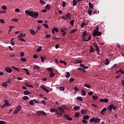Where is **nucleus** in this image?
Wrapping results in <instances>:
<instances>
[{"label":"nucleus","instance_id":"4c0bfd02","mask_svg":"<svg viewBox=\"0 0 124 124\" xmlns=\"http://www.w3.org/2000/svg\"><path fill=\"white\" fill-rule=\"evenodd\" d=\"M92 98H93V99H94V100H96V99H98V97L97 96V95H94L92 96Z\"/></svg>","mask_w":124,"mask_h":124},{"label":"nucleus","instance_id":"aec40b11","mask_svg":"<svg viewBox=\"0 0 124 124\" xmlns=\"http://www.w3.org/2000/svg\"><path fill=\"white\" fill-rule=\"evenodd\" d=\"M25 85L26 87H29V88H33V86L30 85L29 82H25Z\"/></svg>","mask_w":124,"mask_h":124},{"label":"nucleus","instance_id":"ea45409f","mask_svg":"<svg viewBox=\"0 0 124 124\" xmlns=\"http://www.w3.org/2000/svg\"><path fill=\"white\" fill-rule=\"evenodd\" d=\"M20 61L23 62H27V59L26 58H20Z\"/></svg>","mask_w":124,"mask_h":124},{"label":"nucleus","instance_id":"13d9d810","mask_svg":"<svg viewBox=\"0 0 124 124\" xmlns=\"http://www.w3.org/2000/svg\"><path fill=\"white\" fill-rule=\"evenodd\" d=\"M40 3L41 4H46V3H45V1H44L43 0H40Z\"/></svg>","mask_w":124,"mask_h":124},{"label":"nucleus","instance_id":"49530a36","mask_svg":"<svg viewBox=\"0 0 124 124\" xmlns=\"http://www.w3.org/2000/svg\"><path fill=\"white\" fill-rule=\"evenodd\" d=\"M81 93H82V95L85 96L86 95V91L84 90V89H82Z\"/></svg>","mask_w":124,"mask_h":124},{"label":"nucleus","instance_id":"f257e3e1","mask_svg":"<svg viewBox=\"0 0 124 124\" xmlns=\"http://www.w3.org/2000/svg\"><path fill=\"white\" fill-rule=\"evenodd\" d=\"M25 13H26V14L27 15L31 16V17H32L34 19H36V18L38 17V15H39V14L37 12H35L34 11H30L28 10H26L25 11Z\"/></svg>","mask_w":124,"mask_h":124},{"label":"nucleus","instance_id":"a18cd8bd","mask_svg":"<svg viewBox=\"0 0 124 124\" xmlns=\"http://www.w3.org/2000/svg\"><path fill=\"white\" fill-rule=\"evenodd\" d=\"M60 62H61V63H63L64 65H66L67 64L66 62H65L64 61L60 60Z\"/></svg>","mask_w":124,"mask_h":124},{"label":"nucleus","instance_id":"7ed1b4c3","mask_svg":"<svg viewBox=\"0 0 124 124\" xmlns=\"http://www.w3.org/2000/svg\"><path fill=\"white\" fill-rule=\"evenodd\" d=\"M62 19L63 20H67V19H70L71 18V14L69 13H68L66 15V16H62Z\"/></svg>","mask_w":124,"mask_h":124},{"label":"nucleus","instance_id":"6ab92c4d","mask_svg":"<svg viewBox=\"0 0 124 124\" xmlns=\"http://www.w3.org/2000/svg\"><path fill=\"white\" fill-rule=\"evenodd\" d=\"M61 32H62V36H63V37H64L65 36V34H66V32L65 31H64V30H63V29H61Z\"/></svg>","mask_w":124,"mask_h":124},{"label":"nucleus","instance_id":"f3484780","mask_svg":"<svg viewBox=\"0 0 124 124\" xmlns=\"http://www.w3.org/2000/svg\"><path fill=\"white\" fill-rule=\"evenodd\" d=\"M120 72L121 73V74H124V71L122 69H120L119 70L117 71L116 73L118 74L120 73Z\"/></svg>","mask_w":124,"mask_h":124},{"label":"nucleus","instance_id":"79ce46f5","mask_svg":"<svg viewBox=\"0 0 124 124\" xmlns=\"http://www.w3.org/2000/svg\"><path fill=\"white\" fill-rule=\"evenodd\" d=\"M112 105L108 106V109L109 110V111H112Z\"/></svg>","mask_w":124,"mask_h":124},{"label":"nucleus","instance_id":"a211bd4d","mask_svg":"<svg viewBox=\"0 0 124 124\" xmlns=\"http://www.w3.org/2000/svg\"><path fill=\"white\" fill-rule=\"evenodd\" d=\"M58 109L61 113H64V109L62 107H59Z\"/></svg>","mask_w":124,"mask_h":124},{"label":"nucleus","instance_id":"de8ad7c7","mask_svg":"<svg viewBox=\"0 0 124 124\" xmlns=\"http://www.w3.org/2000/svg\"><path fill=\"white\" fill-rule=\"evenodd\" d=\"M84 87H86V88H88V89H91L92 88V86L90 85L89 84H84Z\"/></svg>","mask_w":124,"mask_h":124},{"label":"nucleus","instance_id":"7c9ffc66","mask_svg":"<svg viewBox=\"0 0 124 124\" xmlns=\"http://www.w3.org/2000/svg\"><path fill=\"white\" fill-rule=\"evenodd\" d=\"M100 121H101V119H100V118H95V123H99Z\"/></svg>","mask_w":124,"mask_h":124},{"label":"nucleus","instance_id":"603ef678","mask_svg":"<svg viewBox=\"0 0 124 124\" xmlns=\"http://www.w3.org/2000/svg\"><path fill=\"white\" fill-rule=\"evenodd\" d=\"M77 100H79L80 101H83V98H82V97H77Z\"/></svg>","mask_w":124,"mask_h":124},{"label":"nucleus","instance_id":"6e6d98bb","mask_svg":"<svg viewBox=\"0 0 124 124\" xmlns=\"http://www.w3.org/2000/svg\"><path fill=\"white\" fill-rule=\"evenodd\" d=\"M43 25L44 27H45V28H46V29H49V26L48 25V24L44 23Z\"/></svg>","mask_w":124,"mask_h":124},{"label":"nucleus","instance_id":"4d7b16f0","mask_svg":"<svg viewBox=\"0 0 124 124\" xmlns=\"http://www.w3.org/2000/svg\"><path fill=\"white\" fill-rule=\"evenodd\" d=\"M55 76V74L54 73H51L49 75L50 78H52V77H54Z\"/></svg>","mask_w":124,"mask_h":124},{"label":"nucleus","instance_id":"9d476101","mask_svg":"<svg viewBox=\"0 0 124 124\" xmlns=\"http://www.w3.org/2000/svg\"><path fill=\"white\" fill-rule=\"evenodd\" d=\"M4 104L6 105V107H10V106H11V104H9L7 100H4Z\"/></svg>","mask_w":124,"mask_h":124},{"label":"nucleus","instance_id":"bb28decb","mask_svg":"<svg viewBox=\"0 0 124 124\" xmlns=\"http://www.w3.org/2000/svg\"><path fill=\"white\" fill-rule=\"evenodd\" d=\"M33 69H38V70H39L40 69V67H39L38 65H35L33 66Z\"/></svg>","mask_w":124,"mask_h":124},{"label":"nucleus","instance_id":"3c124183","mask_svg":"<svg viewBox=\"0 0 124 124\" xmlns=\"http://www.w3.org/2000/svg\"><path fill=\"white\" fill-rule=\"evenodd\" d=\"M42 49V46H40L39 47L36 49L37 52H40L41 51V49Z\"/></svg>","mask_w":124,"mask_h":124},{"label":"nucleus","instance_id":"b1692460","mask_svg":"<svg viewBox=\"0 0 124 124\" xmlns=\"http://www.w3.org/2000/svg\"><path fill=\"white\" fill-rule=\"evenodd\" d=\"M24 94L25 95H29V94H31V92L26 90L24 92Z\"/></svg>","mask_w":124,"mask_h":124},{"label":"nucleus","instance_id":"8fccbe9b","mask_svg":"<svg viewBox=\"0 0 124 124\" xmlns=\"http://www.w3.org/2000/svg\"><path fill=\"white\" fill-rule=\"evenodd\" d=\"M95 49H96V51L97 52V55H98V54H99V53L100 52V51L99 50V47H96Z\"/></svg>","mask_w":124,"mask_h":124},{"label":"nucleus","instance_id":"4be33fe9","mask_svg":"<svg viewBox=\"0 0 124 124\" xmlns=\"http://www.w3.org/2000/svg\"><path fill=\"white\" fill-rule=\"evenodd\" d=\"M86 35H87V31H84L82 34L83 40H85L86 39V37H85Z\"/></svg>","mask_w":124,"mask_h":124},{"label":"nucleus","instance_id":"052dcab7","mask_svg":"<svg viewBox=\"0 0 124 124\" xmlns=\"http://www.w3.org/2000/svg\"><path fill=\"white\" fill-rule=\"evenodd\" d=\"M59 89L60 90V91H64V90H65V88H64V87H60L59 88Z\"/></svg>","mask_w":124,"mask_h":124},{"label":"nucleus","instance_id":"c03bdc74","mask_svg":"<svg viewBox=\"0 0 124 124\" xmlns=\"http://www.w3.org/2000/svg\"><path fill=\"white\" fill-rule=\"evenodd\" d=\"M83 62V61L81 60H76L75 62V63H82Z\"/></svg>","mask_w":124,"mask_h":124},{"label":"nucleus","instance_id":"c85d7f7f","mask_svg":"<svg viewBox=\"0 0 124 124\" xmlns=\"http://www.w3.org/2000/svg\"><path fill=\"white\" fill-rule=\"evenodd\" d=\"M23 70L25 71L27 75H30V72H29V70H28V69L23 68Z\"/></svg>","mask_w":124,"mask_h":124},{"label":"nucleus","instance_id":"a19ab883","mask_svg":"<svg viewBox=\"0 0 124 124\" xmlns=\"http://www.w3.org/2000/svg\"><path fill=\"white\" fill-rule=\"evenodd\" d=\"M90 119V116L89 115H86L83 117V120H89Z\"/></svg>","mask_w":124,"mask_h":124},{"label":"nucleus","instance_id":"2f4dec72","mask_svg":"<svg viewBox=\"0 0 124 124\" xmlns=\"http://www.w3.org/2000/svg\"><path fill=\"white\" fill-rule=\"evenodd\" d=\"M91 35H90L88 37V39H84V40H83V41H85V42H87L88 41H90V40H91Z\"/></svg>","mask_w":124,"mask_h":124},{"label":"nucleus","instance_id":"2eb2a0df","mask_svg":"<svg viewBox=\"0 0 124 124\" xmlns=\"http://www.w3.org/2000/svg\"><path fill=\"white\" fill-rule=\"evenodd\" d=\"M88 109H81V113L82 115H83L84 114H87V112H88Z\"/></svg>","mask_w":124,"mask_h":124},{"label":"nucleus","instance_id":"09e8293b","mask_svg":"<svg viewBox=\"0 0 124 124\" xmlns=\"http://www.w3.org/2000/svg\"><path fill=\"white\" fill-rule=\"evenodd\" d=\"M99 29L98 28V26H97L96 29L94 30L93 32H96L97 31H99Z\"/></svg>","mask_w":124,"mask_h":124},{"label":"nucleus","instance_id":"338daca9","mask_svg":"<svg viewBox=\"0 0 124 124\" xmlns=\"http://www.w3.org/2000/svg\"><path fill=\"white\" fill-rule=\"evenodd\" d=\"M82 122L83 123V124H88V121H87L85 119H83L82 120Z\"/></svg>","mask_w":124,"mask_h":124},{"label":"nucleus","instance_id":"4468645a","mask_svg":"<svg viewBox=\"0 0 124 124\" xmlns=\"http://www.w3.org/2000/svg\"><path fill=\"white\" fill-rule=\"evenodd\" d=\"M34 102V100H31L29 101V104L30 105H31V106H34L35 105V103H33Z\"/></svg>","mask_w":124,"mask_h":124},{"label":"nucleus","instance_id":"ddd939ff","mask_svg":"<svg viewBox=\"0 0 124 124\" xmlns=\"http://www.w3.org/2000/svg\"><path fill=\"white\" fill-rule=\"evenodd\" d=\"M100 102H105V103H108V99H101Z\"/></svg>","mask_w":124,"mask_h":124},{"label":"nucleus","instance_id":"5fc2aeb1","mask_svg":"<svg viewBox=\"0 0 124 124\" xmlns=\"http://www.w3.org/2000/svg\"><path fill=\"white\" fill-rule=\"evenodd\" d=\"M111 106H112V108L113 110H117V107H116V106L112 104L111 105Z\"/></svg>","mask_w":124,"mask_h":124},{"label":"nucleus","instance_id":"e433bc0d","mask_svg":"<svg viewBox=\"0 0 124 124\" xmlns=\"http://www.w3.org/2000/svg\"><path fill=\"white\" fill-rule=\"evenodd\" d=\"M117 67V64H114L111 68L110 70H113V69H114V68H116Z\"/></svg>","mask_w":124,"mask_h":124},{"label":"nucleus","instance_id":"412c9836","mask_svg":"<svg viewBox=\"0 0 124 124\" xmlns=\"http://www.w3.org/2000/svg\"><path fill=\"white\" fill-rule=\"evenodd\" d=\"M45 9L46 10H50V9H51V5L47 4L45 7Z\"/></svg>","mask_w":124,"mask_h":124},{"label":"nucleus","instance_id":"473e14b6","mask_svg":"<svg viewBox=\"0 0 124 124\" xmlns=\"http://www.w3.org/2000/svg\"><path fill=\"white\" fill-rule=\"evenodd\" d=\"M80 109V107L78 106H76L74 107V110H76V111H77V110H79Z\"/></svg>","mask_w":124,"mask_h":124},{"label":"nucleus","instance_id":"c9c22d12","mask_svg":"<svg viewBox=\"0 0 124 124\" xmlns=\"http://www.w3.org/2000/svg\"><path fill=\"white\" fill-rule=\"evenodd\" d=\"M50 111L51 113H54V112L56 113V111L58 110L55 108H51L50 109Z\"/></svg>","mask_w":124,"mask_h":124},{"label":"nucleus","instance_id":"58836bf2","mask_svg":"<svg viewBox=\"0 0 124 124\" xmlns=\"http://www.w3.org/2000/svg\"><path fill=\"white\" fill-rule=\"evenodd\" d=\"M70 77V73L68 72H66V75L65 76L66 78H69Z\"/></svg>","mask_w":124,"mask_h":124},{"label":"nucleus","instance_id":"393cba45","mask_svg":"<svg viewBox=\"0 0 124 124\" xmlns=\"http://www.w3.org/2000/svg\"><path fill=\"white\" fill-rule=\"evenodd\" d=\"M7 86H8V84L6 82H4L2 84V87H4V88H7Z\"/></svg>","mask_w":124,"mask_h":124},{"label":"nucleus","instance_id":"680f3d73","mask_svg":"<svg viewBox=\"0 0 124 124\" xmlns=\"http://www.w3.org/2000/svg\"><path fill=\"white\" fill-rule=\"evenodd\" d=\"M70 23L72 26H74V20H72Z\"/></svg>","mask_w":124,"mask_h":124},{"label":"nucleus","instance_id":"0e129e2a","mask_svg":"<svg viewBox=\"0 0 124 124\" xmlns=\"http://www.w3.org/2000/svg\"><path fill=\"white\" fill-rule=\"evenodd\" d=\"M93 46L95 48H97L98 47V46H97V43H96V42H95L94 44H93Z\"/></svg>","mask_w":124,"mask_h":124},{"label":"nucleus","instance_id":"1a4fd4ad","mask_svg":"<svg viewBox=\"0 0 124 124\" xmlns=\"http://www.w3.org/2000/svg\"><path fill=\"white\" fill-rule=\"evenodd\" d=\"M5 71L7 72L8 73H11V72H12V69H11L10 67H6L5 69Z\"/></svg>","mask_w":124,"mask_h":124},{"label":"nucleus","instance_id":"20e7f679","mask_svg":"<svg viewBox=\"0 0 124 124\" xmlns=\"http://www.w3.org/2000/svg\"><path fill=\"white\" fill-rule=\"evenodd\" d=\"M101 31H97V32H93V37H95V36H100L101 35Z\"/></svg>","mask_w":124,"mask_h":124},{"label":"nucleus","instance_id":"5701e85b","mask_svg":"<svg viewBox=\"0 0 124 124\" xmlns=\"http://www.w3.org/2000/svg\"><path fill=\"white\" fill-rule=\"evenodd\" d=\"M90 53H93V52H94V49L92 46H90Z\"/></svg>","mask_w":124,"mask_h":124},{"label":"nucleus","instance_id":"72a5a7b5","mask_svg":"<svg viewBox=\"0 0 124 124\" xmlns=\"http://www.w3.org/2000/svg\"><path fill=\"white\" fill-rule=\"evenodd\" d=\"M109 63H110V62H109V60L108 59H106V62H105V64L106 65H108V64H109Z\"/></svg>","mask_w":124,"mask_h":124},{"label":"nucleus","instance_id":"9b49d317","mask_svg":"<svg viewBox=\"0 0 124 124\" xmlns=\"http://www.w3.org/2000/svg\"><path fill=\"white\" fill-rule=\"evenodd\" d=\"M89 21H87V22H82V23L81 25V28H84V27H85V26H88V25H89Z\"/></svg>","mask_w":124,"mask_h":124},{"label":"nucleus","instance_id":"f03ea898","mask_svg":"<svg viewBox=\"0 0 124 124\" xmlns=\"http://www.w3.org/2000/svg\"><path fill=\"white\" fill-rule=\"evenodd\" d=\"M21 110H22V107H21V106H18V107L16 108L14 114H15V115L18 114V112L21 111Z\"/></svg>","mask_w":124,"mask_h":124},{"label":"nucleus","instance_id":"0eeeda50","mask_svg":"<svg viewBox=\"0 0 124 124\" xmlns=\"http://www.w3.org/2000/svg\"><path fill=\"white\" fill-rule=\"evenodd\" d=\"M41 88L42 89V90H44V91H45V92H46V93H49V90L46 88V86H45V85L42 84L41 86Z\"/></svg>","mask_w":124,"mask_h":124},{"label":"nucleus","instance_id":"a878e982","mask_svg":"<svg viewBox=\"0 0 124 124\" xmlns=\"http://www.w3.org/2000/svg\"><path fill=\"white\" fill-rule=\"evenodd\" d=\"M89 6L90 9H93V4L92 3V2L89 3Z\"/></svg>","mask_w":124,"mask_h":124},{"label":"nucleus","instance_id":"423d86ee","mask_svg":"<svg viewBox=\"0 0 124 124\" xmlns=\"http://www.w3.org/2000/svg\"><path fill=\"white\" fill-rule=\"evenodd\" d=\"M23 37H26V34L20 33V34L17 36L18 39H20V38H22Z\"/></svg>","mask_w":124,"mask_h":124},{"label":"nucleus","instance_id":"39448f33","mask_svg":"<svg viewBox=\"0 0 124 124\" xmlns=\"http://www.w3.org/2000/svg\"><path fill=\"white\" fill-rule=\"evenodd\" d=\"M38 115H43V116H47V113L42 110H39L37 112Z\"/></svg>","mask_w":124,"mask_h":124},{"label":"nucleus","instance_id":"e2e57ef3","mask_svg":"<svg viewBox=\"0 0 124 124\" xmlns=\"http://www.w3.org/2000/svg\"><path fill=\"white\" fill-rule=\"evenodd\" d=\"M0 124H6V122L4 121H0Z\"/></svg>","mask_w":124,"mask_h":124},{"label":"nucleus","instance_id":"f704fd0d","mask_svg":"<svg viewBox=\"0 0 124 124\" xmlns=\"http://www.w3.org/2000/svg\"><path fill=\"white\" fill-rule=\"evenodd\" d=\"M31 34H32L33 35L35 34V31H34L32 29H31L30 31Z\"/></svg>","mask_w":124,"mask_h":124},{"label":"nucleus","instance_id":"774afa93","mask_svg":"<svg viewBox=\"0 0 124 124\" xmlns=\"http://www.w3.org/2000/svg\"><path fill=\"white\" fill-rule=\"evenodd\" d=\"M93 92L91 91L88 93V95H93Z\"/></svg>","mask_w":124,"mask_h":124},{"label":"nucleus","instance_id":"6e6552de","mask_svg":"<svg viewBox=\"0 0 124 124\" xmlns=\"http://www.w3.org/2000/svg\"><path fill=\"white\" fill-rule=\"evenodd\" d=\"M63 118H65V119H66V120H67L68 121H73V120L72 119V118L69 117V116L67 114H65L64 115H63Z\"/></svg>","mask_w":124,"mask_h":124},{"label":"nucleus","instance_id":"dca6fc26","mask_svg":"<svg viewBox=\"0 0 124 124\" xmlns=\"http://www.w3.org/2000/svg\"><path fill=\"white\" fill-rule=\"evenodd\" d=\"M107 110V108H103L100 112L101 115H104L105 113L104 112H106V111Z\"/></svg>","mask_w":124,"mask_h":124},{"label":"nucleus","instance_id":"f8f14e48","mask_svg":"<svg viewBox=\"0 0 124 124\" xmlns=\"http://www.w3.org/2000/svg\"><path fill=\"white\" fill-rule=\"evenodd\" d=\"M12 78H8L7 79L6 82L8 85H11L12 84V81H11Z\"/></svg>","mask_w":124,"mask_h":124},{"label":"nucleus","instance_id":"cd10ccee","mask_svg":"<svg viewBox=\"0 0 124 124\" xmlns=\"http://www.w3.org/2000/svg\"><path fill=\"white\" fill-rule=\"evenodd\" d=\"M77 0H73V5L74 6H76V5H77Z\"/></svg>","mask_w":124,"mask_h":124},{"label":"nucleus","instance_id":"69168bd1","mask_svg":"<svg viewBox=\"0 0 124 124\" xmlns=\"http://www.w3.org/2000/svg\"><path fill=\"white\" fill-rule=\"evenodd\" d=\"M24 56H25V53L23 52H20V57H24Z\"/></svg>","mask_w":124,"mask_h":124},{"label":"nucleus","instance_id":"864d4df0","mask_svg":"<svg viewBox=\"0 0 124 124\" xmlns=\"http://www.w3.org/2000/svg\"><path fill=\"white\" fill-rule=\"evenodd\" d=\"M56 114L58 115V116H60V117H62V113L59 112L58 111H56Z\"/></svg>","mask_w":124,"mask_h":124},{"label":"nucleus","instance_id":"bf43d9fd","mask_svg":"<svg viewBox=\"0 0 124 124\" xmlns=\"http://www.w3.org/2000/svg\"><path fill=\"white\" fill-rule=\"evenodd\" d=\"M23 99H24V100H28V99H29V97L27 96H25L23 97Z\"/></svg>","mask_w":124,"mask_h":124},{"label":"nucleus","instance_id":"c756f323","mask_svg":"<svg viewBox=\"0 0 124 124\" xmlns=\"http://www.w3.org/2000/svg\"><path fill=\"white\" fill-rule=\"evenodd\" d=\"M75 117H76V118H79V117H80V113L78 112H76L75 114Z\"/></svg>","mask_w":124,"mask_h":124},{"label":"nucleus","instance_id":"37998d69","mask_svg":"<svg viewBox=\"0 0 124 124\" xmlns=\"http://www.w3.org/2000/svg\"><path fill=\"white\" fill-rule=\"evenodd\" d=\"M76 31H77V29H72L71 31V33H73V32H76Z\"/></svg>","mask_w":124,"mask_h":124}]
</instances>
